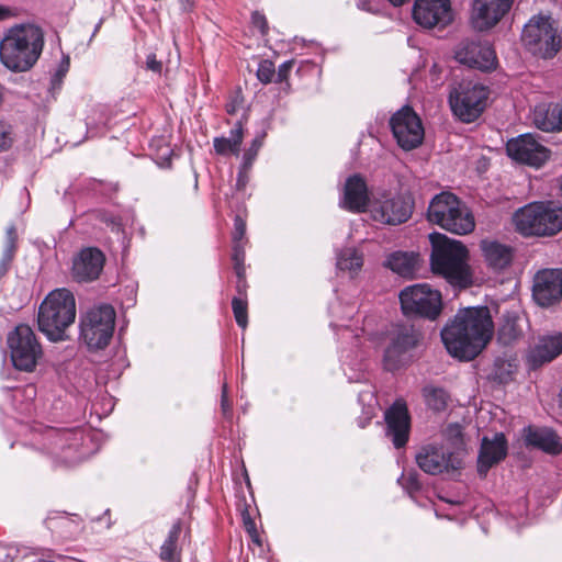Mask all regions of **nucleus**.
<instances>
[{"instance_id":"nucleus-1","label":"nucleus","mask_w":562,"mask_h":562,"mask_svg":"<svg viewBox=\"0 0 562 562\" xmlns=\"http://www.w3.org/2000/svg\"><path fill=\"white\" fill-rule=\"evenodd\" d=\"M494 323L486 306L460 310L441 329L447 351L454 358L470 361L490 342Z\"/></svg>"},{"instance_id":"nucleus-2","label":"nucleus","mask_w":562,"mask_h":562,"mask_svg":"<svg viewBox=\"0 0 562 562\" xmlns=\"http://www.w3.org/2000/svg\"><path fill=\"white\" fill-rule=\"evenodd\" d=\"M43 47L44 34L38 26L18 24L0 41V61L11 71H27L36 64Z\"/></svg>"},{"instance_id":"nucleus-3","label":"nucleus","mask_w":562,"mask_h":562,"mask_svg":"<svg viewBox=\"0 0 562 562\" xmlns=\"http://www.w3.org/2000/svg\"><path fill=\"white\" fill-rule=\"evenodd\" d=\"M76 319V300L67 289H56L41 303L37 315L38 329L50 340L67 338L66 330Z\"/></svg>"},{"instance_id":"nucleus-4","label":"nucleus","mask_w":562,"mask_h":562,"mask_svg":"<svg viewBox=\"0 0 562 562\" xmlns=\"http://www.w3.org/2000/svg\"><path fill=\"white\" fill-rule=\"evenodd\" d=\"M431 243L432 271L441 274L452 284L467 285L470 283L471 276L465 246L461 241L441 234L431 235Z\"/></svg>"},{"instance_id":"nucleus-5","label":"nucleus","mask_w":562,"mask_h":562,"mask_svg":"<svg viewBox=\"0 0 562 562\" xmlns=\"http://www.w3.org/2000/svg\"><path fill=\"white\" fill-rule=\"evenodd\" d=\"M429 222L457 235L471 233L475 227L472 213L461 200L450 192L437 194L428 206Z\"/></svg>"},{"instance_id":"nucleus-6","label":"nucleus","mask_w":562,"mask_h":562,"mask_svg":"<svg viewBox=\"0 0 562 562\" xmlns=\"http://www.w3.org/2000/svg\"><path fill=\"white\" fill-rule=\"evenodd\" d=\"M514 222L525 236H552L562 229V207L552 202H535L519 209Z\"/></svg>"},{"instance_id":"nucleus-7","label":"nucleus","mask_w":562,"mask_h":562,"mask_svg":"<svg viewBox=\"0 0 562 562\" xmlns=\"http://www.w3.org/2000/svg\"><path fill=\"white\" fill-rule=\"evenodd\" d=\"M115 311L101 304L90 308L80 321V337L91 350L105 348L114 333Z\"/></svg>"},{"instance_id":"nucleus-8","label":"nucleus","mask_w":562,"mask_h":562,"mask_svg":"<svg viewBox=\"0 0 562 562\" xmlns=\"http://www.w3.org/2000/svg\"><path fill=\"white\" fill-rule=\"evenodd\" d=\"M402 311L408 316L436 319L442 310L441 293L429 284L418 283L406 286L400 293Z\"/></svg>"},{"instance_id":"nucleus-9","label":"nucleus","mask_w":562,"mask_h":562,"mask_svg":"<svg viewBox=\"0 0 562 562\" xmlns=\"http://www.w3.org/2000/svg\"><path fill=\"white\" fill-rule=\"evenodd\" d=\"M488 90L481 83L461 81L449 94V103L456 116L462 122L475 121L484 111Z\"/></svg>"},{"instance_id":"nucleus-10","label":"nucleus","mask_w":562,"mask_h":562,"mask_svg":"<svg viewBox=\"0 0 562 562\" xmlns=\"http://www.w3.org/2000/svg\"><path fill=\"white\" fill-rule=\"evenodd\" d=\"M420 338V333L413 325H395L389 333V344L383 355L384 368L394 371L407 364Z\"/></svg>"},{"instance_id":"nucleus-11","label":"nucleus","mask_w":562,"mask_h":562,"mask_svg":"<svg viewBox=\"0 0 562 562\" xmlns=\"http://www.w3.org/2000/svg\"><path fill=\"white\" fill-rule=\"evenodd\" d=\"M521 40L533 55L552 58L561 47L557 29L549 16H535L524 27Z\"/></svg>"},{"instance_id":"nucleus-12","label":"nucleus","mask_w":562,"mask_h":562,"mask_svg":"<svg viewBox=\"0 0 562 562\" xmlns=\"http://www.w3.org/2000/svg\"><path fill=\"white\" fill-rule=\"evenodd\" d=\"M8 345L14 368L20 371L32 372L43 355L33 329L25 324L18 325L9 334Z\"/></svg>"},{"instance_id":"nucleus-13","label":"nucleus","mask_w":562,"mask_h":562,"mask_svg":"<svg viewBox=\"0 0 562 562\" xmlns=\"http://www.w3.org/2000/svg\"><path fill=\"white\" fill-rule=\"evenodd\" d=\"M390 127L397 145L404 150L415 149L424 140L422 120L408 105L401 108L391 116Z\"/></svg>"},{"instance_id":"nucleus-14","label":"nucleus","mask_w":562,"mask_h":562,"mask_svg":"<svg viewBox=\"0 0 562 562\" xmlns=\"http://www.w3.org/2000/svg\"><path fill=\"white\" fill-rule=\"evenodd\" d=\"M416 462L425 473L431 475L454 472L462 467L458 453L435 443L422 447L416 454Z\"/></svg>"},{"instance_id":"nucleus-15","label":"nucleus","mask_w":562,"mask_h":562,"mask_svg":"<svg viewBox=\"0 0 562 562\" xmlns=\"http://www.w3.org/2000/svg\"><path fill=\"white\" fill-rule=\"evenodd\" d=\"M507 155L531 167H541L550 157V150L544 147L532 134H522L508 140Z\"/></svg>"},{"instance_id":"nucleus-16","label":"nucleus","mask_w":562,"mask_h":562,"mask_svg":"<svg viewBox=\"0 0 562 562\" xmlns=\"http://www.w3.org/2000/svg\"><path fill=\"white\" fill-rule=\"evenodd\" d=\"M413 18L424 29H442L452 22L451 2L450 0H415Z\"/></svg>"},{"instance_id":"nucleus-17","label":"nucleus","mask_w":562,"mask_h":562,"mask_svg":"<svg viewBox=\"0 0 562 562\" xmlns=\"http://www.w3.org/2000/svg\"><path fill=\"white\" fill-rule=\"evenodd\" d=\"M454 58L458 63L470 68L492 70L496 65V55L492 46L486 42L464 40L454 49Z\"/></svg>"},{"instance_id":"nucleus-18","label":"nucleus","mask_w":562,"mask_h":562,"mask_svg":"<svg viewBox=\"0 0 562 562\" xmlns=\"http://www.w3.org/2000/svg\"><path fill=\"white\" fill-rule=\"evenodd\" d=\"M514 0H473L470 21L474 30L487 31L509 11Z\"/></svg>"},{"instance_id":"nucleus-19","label":"nucleus","mask_w":562,"mask_h":562,"mask_svg":"<svg viewBox=\"0 0 562 562\" xmlns=\"http://www.w3.org/2000/svg\"><path fill=\"white\" fill-rule=\"evenodd\" d=\"M370 212L381 224L398 225L411 217L413 204L401 195L383 196L373 202Z\"/></svg>"},{"instance_id":"nucleus-20","label":"nucleus","mask_w":562,"mask_h":562,"mask_svg":"<svg viewBox=\"0 0 562 562\" xmlns=\"http://www.w3.org/2000/svg\"><path fill=\"white\" fill-rule=\"evenodd\" d=\"M533 299L541 306H550L562 297V269H549L537 273Z\"/></svg>"},{"instance_id":"nucleus-21","label":"nucleus","mask_w":562,"mask_h":562,"mask_svg":"<svg viewBox=\"0 0 562 562\" xmlns=\"http://www.w3.org/2000/svg\"><path fill=\"white\" fill-rule=\"evenodd\" d=\"M386 436L392 440L395 448L404 447L409 437L411 419L406 404L397 400L385 412Z\"/></svg>"},{"instance_id":"nucleus-22","label":"nucleus","mask_w":562,"mask_h":562,"mask_svg":"<svg viewBox=\"0 0 562 562\" xmlns=\"http://www.w3.org/2000/svg\"><path fill=\"white\" fill-rule=\"evenodd\" d=\"M103 252L94 247L82 249L72 261V278L77 282H91L97 280L104 267Z\"/></svg>"},{"instance_id":"nucleus-23","label":"nucleus","mask_w":562,"mask_h":562,"mask_svg":"<svg viewBox=\"0 0 562 562\" xmlns=\"http://www.w3.org/2000/svg\"><path fill=\"white\" fill-rule=\"evenodd\" d=\"M507 456V440L503 432H496L493 438L483 437L477 457V472L485 476L491 468Z\"/></svg>"},{"instance_id":"nucleus-24","label":"nucleus","mask_w":562,"mask_h":562,"mask_svg":"<svg viewBox=\"0 0 562 562\" xmlns=\"http://www.w3.org/2000/svg\"><path fill=\"white\" fill-rule=\"evenodd\" d=\"M562 353V334L547 335L538 339L537 344L530 348L527 355V361L531 369H537L542 364L552 361Z\"/></svg>"},{"instance_id":"nucleus-25","label":"nucleus","mask_w":562,"mask_h":562,"mask_svg":"<svg viewBox=\"0 0 562 562\" xmlns=\"http://www.w3.org/2000/svg\"><path fill=\"white\" fill-rule=\"evenodd\" d=\"M368 203L369 193L364 179L360 175L349 177L345 183L341 207L359 213L366 211Z\"/></svg>"},{"instance_id":"nucleus-26","label":"nucleus","mask_w":562,"mask_h":562,"mask_svg":"<svg viewBox=\"0 0 562 562\" xmlns=\"http://www.w3.org/2000/svg\"><path fill=\"white\" fill-rule=\"evenodd\" d=\"M524 438L527 446L538 448L550 454L562 451V443L557 434L549 428L527 427L524 429Z\"/></svg>"},{"instance_id":"nucleus-27","label":"nucleus","mask_w":562,"mask_h":562,"mask_svg":"<svg viewBox=\"0 0 562 562\" xmlns=\"http://www.w3.org/2000/svg\"><path fill=\"white\" fill-rule=\"evenodd\" d=\"M480 246L487 266L493 270H504L512 262L510 247L494 240H482Z\"/></svg>"},{"instance_id":"nucleus-28","label":"nucleus","mask_w":562,"mask_h":562,"mask_svg":"<svg viewBox=\"0 0 562 562\" xmlns=\"http://www.w3.org/2000/svg\"><path fill=\"white\" fill-rule=\"evenodd\" d=\"M244 138V128L240 121L231 130L228 137H215L213 139V146L218 155H236L238 156L240 145Z\"/></svg>"},{"instance_id":"nucleus-29","label":"nucleus","mask_w":562,"mask_h":562,"mask_svg":"<svg viewBox=\"0 0 562 562\" xmlns=\"http://www.w3.org/2000/svg\"><path fill=\"white\" fill-rule=\"evenodd\" d=\"M498 340L512 345L522 335L521 318L514 312L505 313L498 328Z\"/></svg>"},{"instance_id":"nucleus-30","label":"nucleus","mask_w":562,"mask_h":562,"mask_svg":"<svg viewBox=\"0 0 562 562\" xmlns=\"http://www.w3.org/2000/svg\"><path fill=\"white\" fill-rule=\"evenodd\" d=\"M385 266L400 276H412L417 266V255L395 251L387 257Z\"/></svg>"},{"instance_id":"nucleus-31","label":"nucleus","mask_w":562,"mask_h":562,"mask_svg":"<svg viewBox=\"0 0 562 562\" xmlns=\"http://www.w3.org/2000/svg\"><path fill=\"white\" fill-rule=\"evenodd\" d=\"M337 268L353 278L363 266V256L356 248H345L337 255Z\"/></svg>"},{"instance_id":"nucleus-32","label":"nucleus","mask_w":562,"mask_h":562,"mask_svg":"<svg viewBox=\"0 0 562 562\" xmlns=\"http://www.w3.org/2000/svg\"><path fill=\"white\" fill-rule=\"evenodd\" d=\"M180 533V524H175L169 530L167 539L160 547L159 558L161 562H180V551L178 549Z\"/></svg>"},{"instance_id":"nucleus-33","label":"nucleus","mask_w":562,"mask_h":562,"mask_svg":"<svg viewBox=\"0 0 562 562\" xmlns=\"http://www.w3.org/2000/svg\"><path fill=\"white\" fill-rule=\"evenodd\" d=\"M423 395L429 408L440 412L447 407L448 395L443 389L426 386L423 390Z\"/></svg>"},{"instance_id":"nucleus-34","label":"nucleus","mask_w":562,"mask_h":562,"mask_svg":"<svg viewBox=\"0 0 562 562\" xmlns=\"http://www.w3.org/2000/svg\"><path fill=\"white\" fill-rule=\"evenodd\" d=\"M263 138H265V133H262L261 135H257L252 139L249 148L245 151L244 157H243V164H241L244 170L251 169L252 164L256 160L257 155L259 153V149L261 148V146L263 144Z\"/></svg>"},{"instance_id":"nucleus-35","label":"nucleus","mask_w":562,"mask_h":562,"mask_svg":"<svg viewBox=\"0 0 562 562\" xmlns=\"http://www.w3.org/2000/svg\"><path fill=\"white\" fill-rule=\"evenodd\" d=\"M232 307L237 325L245 329L248 324L246 300L235 296L232 301Z\"/></svg>"},{"instance_id":"nucleus-36","label":"nucleus","mask_w":562,"mask_h":562,"mask_svg":"<svg viewBox=\"0 0 562 562\" xmlns=\"http://www.w3.org/2000/svg\"><path fill=\"white\" fill-rule=\"evenodd\" d=\"M257 78L265 85L276 81L274 64L268 59L261 60L257 69Z\"/></svg>"},{"instance_id":"nucleus-37","label":"nucleus","mask_w":562,"mask_h":562,"mask_svg":"<svg viewBox=\"0 0 562 562\" xmlns=\"http://www.w3.org/2000/svg\"><path fill=\"white\" fill-rule=\"evenodd\" d=\"M555 117L551 116V104L549 106L539 105L535 109L533 112V123L535 125L544 131L543 123L554 125Z\"/></svg>"},{"instance_id":"nucleus-38","label":"nucleus","mask_w":562,"mask_h":562,"mask_svg":"<svg viewBox=\"0 0 562 562\" xmlns=\"http://www.w3.org/2000/svg\"><path fill=\"white\" fill-rule=\"evenodd\" d=\"M443 436L453 447H459L462 445V427L459 424L448 425L443 431Z\"/></svg>"},{"instance_id":"nucleus-39","label":"nucleus","mask_w":562,"mask_h":562,"mask_svg":"<svg viewBox=\"0 0 562 562\" xmlns=\"http://www.w3.org/2000/svg\"><path fill=\"white\" fill-rule=\"evenodd\" d=\"M551 116L555 117L554 125L543 123L544 132L562 131V103L551 104Z\"/></svg>"},{"instance_id":"nucleus-40","label":"nucleus","mask_w":562,"mask_h":562,"mask_svg":"<svg viewBox=\"0 0 562 562\" xmlns=\"http://www.w3.org/2000/svg\"><path fill=\"white\" fill-rule=\"evenodd\" d=\"M398 482L411 494L420 488L418 474L416 472H409L406 475L403 474Z\"/></svg>"},{"instance_id":"nucleus-41","label":"nucleus","mask_w":562,"mask_h":562,"mask_svg":"<svg viewBox=\"0 0 562 562\" xmlns=\"http://www.w3.org/2000/svg\"><path fill=\"white\" fill-rule=\"evenodd\" d=\"M12 144V128L10 125L0 122V150L7 149Z\"/></svg>"},{"instance_id":"nucleus-42","label":"nucleus","mask_w":562,"mask_h":562,"mask_svg":"<svg viewBox=\"0 0 562 562\" xmlns=\"http://www.w3.org/2000/svg\"><path fill=\"white\" fill-rule=\"evenodd\" d=\"M293 61H284L282 63L278 70H276V82L282 83L288 80L289 74L292 69Z\"/></svg>"},{"instance_id":"nucleus-43","label":"nucleus","mask_w":562,"mask_h":562,"mask_svg":"<svg viewBox=\"0 0 562 562\" xmlns=\"http://www.w3.org/2000/svg\"><path fill=\"white\" fill-rule=\"evenodd\" d=\"M13 251L3 249L2 257L0 259V279L8 272L11 262L14 257Z\"/></svg>"},{"instance_id":"nucleus-44","label":"nucleus","mask_w":562,"mask_h":562,"mask_svg":"<svg viewBox=\"0 0 562 562\" xmlns=\"http://www.w3.org/2000/svg\"><path fill=\"white\" fill-rule=\"evenodd\" d=\"M16 238H18V235H16L15 227L14 226L8 227L7 236H5L4 249L5 250H11V251L15 252V249H16Z\"/></svg>"},{"instance_id":"nucleus-45","label":"nucleus","mask_w":562,"mask_h":562,"mask_svg":"<svg viewBox=\"0 0 562 562\" xmlns=\"http://www.w3.org/2000/svg\"><path fill=\"white\" fill-rule=\"evenodd\" d=\"M245 233H246V223L239 216H237L235 218V229H234V234H233L235 244H240L239 241L245 236Z\"/></svg>"},{"instance_id":"nucleus-46","label":"nucleus","mask_w":562,"mask_h":562,"mask_svg":"<svg viewBox=\"0 0 562 562\" xmlns=\"http://www.w3.org/2000/svg\"><path fill=\"white\" fill-rule=\"evenodd\" d=\"M496 366L499 369H501V367H506V369H504V372L502 371V372L497 373V376L501 380V382H507L514 372V366L512 363L505 362V361L497 362Z\"/></svg>"},{"instance_id":"nucleus-47","label":"nucleus","mask_w":562,"mask_h":562,"mask_svg":"<svg viewBox=\"0 0 562 562\" xmlns=\"http://www.w3.org/2000/svg\"><path fill=\"white\" fill-rule=\"evenodd\" d=\"M252 24L258 27L262 34L267 32V20L263 14L259 12H254L251 15Z\"/></svg>"},{"instance_id":"nucleus-48","label":"nucleus","mask_w":562,"mask_h":562,"mask_svg":"<svg viewBox=\"0 0 562 562\" xmlns=\"http://www.w3.org/2000/svg\"><path fill=\"white\" fill-rule=\"evenodd\" d=\"M234 266H244L245 251L240 244H235L233 249Z\"/></svg>"},{"instance_id":"nucleus-49","label":"nucleus","mask_w":562,"mask_h":562,"mask_svg":"<svg viewBox=\"0 0 562 562\" xmlns=\"http://www.w3.org/2000/svg\"><path fill=\"white\" fill-rule=\"evenodd\" d=\"M146 68L159 74L161 71L162 65L159 60L156 59L154 54H149L146 58Z\"/></svg>"},{"instance_id":"nucleus-50","label":"nucleus","mask_w":562,"mask_h":562,"mask_svg":"<svg viewBox=\"0 0 562 562\" xmlns=\"http://www.w3.org/2000/svg\"><path fill=\"white\" fill-rule=\"evenodd\" d=\"M222 409L226 414L228 411H231V403L227 397V386L226 384L223 385L222 390Z\"/></svg>"},{"instance_id":"nucleus-51","label":"nucleus","mask_w":562,"mask_h":562,"mask_svg":"<svg viewBox=\"0 0 562 562\" xmlns=\"http://www.w3.org/2000/svg\"><path fill=\"white\" fill-rule=\"evenodd\" d=\"M249 170H244L243 169V165L240 166V170L238 172V178H237V187L238 189H243L245 188L246 183H247V173H248Z\"/></svg>"},{"instance_id":"nucleus-52","label":"nucleus","mask_w":562,"mask_h":562,"mask_svg":"<svg viewBox=\"0 0 562 562\" xmlns=\"http://www.w3.org/2000/svg\"><path fill=\"white\" fill-rule=\"evenodd\" d=\"M68 68H69V60H68V59H66V60H64V61L60 64L59 69L57 70V72H56V75H55V76H56V77H58V78L64 77V76H65V74L68 71Z\"/></svg>"},{"instance_id":"nucleus-53","label":"nucleus","mask_w":562,"mask_h":562,"mask_svg":"<svg viewBox=\"0 0 562 562\" xmlns=\"http://www.w3.org/2000/svg\"><path fill=\"white\" fill-rule=\"evenodd\" d=\"M236 276L238 280H245V267L244 266H234Z\"/></svg>"},{"instance_id":"nucleus-54","label":"nucleus","mask_w":562,"mask_h":562,"mask_svg":"<svg viewBox=\"0 0 562 562\" xmlns=\"http://www.w3.org/2000/svg\"><path fill=\"white\" fill-rule=\"evenodd\" d=\"M237 292L239 294H244L246 291V281L245 280H238L236 285Z\"/></svg>"},{"instance_id":"nucleus-55","label":"nucleus","mask_w":562,"mask_h":562,"mask_svg":"<svg viewBox=\"0 0 562 562\" xmlns=\"http://www.w3.org/2000/svg\"><path fill=\"white\" fill-rule=\"evenodd\" d=\"M24 393L29 396V397H32V396H35V387L33 385H27L24 390Z\"/></svg>"},{"instance_id":"nucleus-56","label":"nucleus","mask_w":562,"mask_h":562,"mask_svg":"<svg viewBox=\"0 0 562 562\" xmlns=\"http://www.w3.org/2000/svg\"><path fill=\"white\" fill-rule=\"evenodd\" d=\"M9 16V10L2 5H0V21L7 19Z\"/></svg>"},{"instance_id":"nucleus-57","label":"nucleus","mask_w":562,"mask_h":562,"mask_svg":"<svg viewBox=\"0 0 562 562\" xmlns=\"http://www.w3.org/2000/svg\"><path fill=\"white\" fill-rule=\"evenodd\" d=\"M390 3H392L394 7L403 5L408 0H387Z\"/></svg>"},{"instance_id":"nucleus-58","label":"nucleus","mask_w":562,"mask_h":562,"mask_svg":"<svg viewBox=\"0 0 562 562\" xmlns=\"http://www.w3.org/2000/svg\"><path fill=\"white\" fill-rule=\"evenodd\" d=\"M236 109H235V105L234 104H231V105H227V112L233 114L235 113Z\"/></svg>"},{"instance_id":"nucleus-59","label":"nucleus","mask_w":562,"mask_h":562,"mask_svg":"<svg viewBox=\"0 0 562 562\" xmlns=\"http://www.w3.org/2000/svg\"><path fill=\"white\" fill-rule=\"evenodd\" d=\"M366 7H367V3H363V4H360V3H359V8L364 9V10H368Z\"/></svg>"},{"instance_id":"nucleus-60","label":"nucleus","mask_w":562,"mask_h":562,"mask_svg":"<svg viewBox=\"0 0 562 562\" xmlns=\"http://www.w3.org/2000/svg\"><path fill=\"white\" fill-rule=\"evenodd\" d=\"M366 7H367V3H363V4H360V3H359V8L364 9V10H368Z\"/></svg>"},{"instance_id":"nucleus-61","label":"nucleus","mask_w":562,"mask_h":562,"mask_svg":"<svg viewBox=\"0 0 562 562\" xmlns=\"http://www.w3.org/2000/svg\"><path fill=\"white\" fill-rule=\"evenodd\" d=\"M559 397H560V403H561V405H562V387H561V391H560Z\"/></svg>"},{"instance_id":"nucleus-62","label":"nucleus","mask_w":562,"mask_h":562,"mask_svg":"<svg viewBox=\"0 0 562 562\" xmlns=\"http://www.w3.org/2000/svg\"><path fill=\"white\" fill-rule=\"evenodd\" d=\"M448 503L450 504H458L459 502H453V501H447Z\"/></svg>"}]
</instances>
